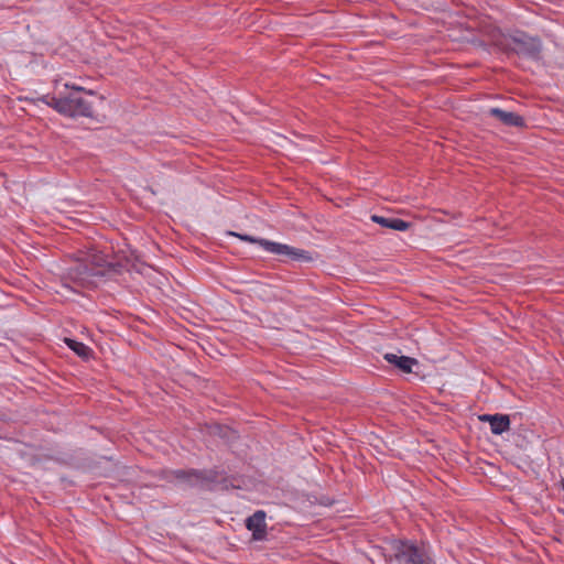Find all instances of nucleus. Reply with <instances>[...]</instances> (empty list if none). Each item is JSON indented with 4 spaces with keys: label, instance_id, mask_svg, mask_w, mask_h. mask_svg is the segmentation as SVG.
Wrapping results in <instances>:
<instances>
[{
    "label": "nucleus",
    "instance_id": "423d86ee",
    "mask_svg": "<svg viewBox=\"0 0 564 564\" xmlns=\"http://www.w3.org/2000/svg\"><path fill=\"white\" fill-rule=\"evenodd\" d=\"M389 550L390 554L386 555L387 561H395L398 564H416L425 552L415 542L409 540H392Z\"/></svg>",
    "mask_w": 564,
    "mask_h": 564
},
{
    "label": "nucleus",
    "instance_id": "39448f33",
    "mask_svg": "<svg viewBox=\"0 0 564 564\" xmlns=\"http://www.w3.org/2000/svg\"><path fill=\"white\" fill-rule=\"evenodd\" d=\"M56 106V111L65 117L91 118L94 115L91 102L76 93H68L65 96H61V100Z\"/></svg>",
    "mask_w": 564,
    "mask_h": 564
},
{
    "label": "nucleus",
    "instance_id": "4468645a",
    "mask_svg": "<svg viewBox=\"0 0 564 564\" xmlns=\"http://www.w3.org/2000/svg\"><path fill=\"white\" fill-rule=\"evenodd\" d=\"M65 88L67 89H70L72 91L70 93H76V94H80V93H87L89 95H95V91L93 90H86L85 88L78 86V85H69V84H65Z\"/></svg>",
    "mask_w": 564,
    "mask_h": 564
},
{
    "label": "nucleus",
    "instance_id": "f257e3e1",
    "mask_svg": "<svg viewBox=\"0 0 564 564\" xmlns=\"http://www.w3.org/2000/svg\"><path fill=\"white\" fill-rule=\"evenodd\" d=\"M127 267L128 262L110 261L102 253H93L67 269L61 278V286L78 293V288H95L100 278L121 274Z\"/></svg>",
    "mask_w": 564,
    "mask_h": 564
},
{
    "label": "nucleus",
    "instance_id": "dca6fc26",
    "mask_svg": "<svg viewBox=\"0 0 564 564\" xmlns=\"http://www.w3.org/2000/svg\"><path fill=\"white\" fill-rule=\"evenodd\" d=\"M492 415L494 414H484V415L479 416V419H480V421L488 422L490 424L491 420H492Z\"/></svg>",
    "mask_w": 564,
    "mask_h": 564
},
{
    "label": "nucleus",
    "instance_id": "f3484780",
    "mask_svg": "<svg viewBox=\"0 0 564 564\" xmlns=\"http://www.w3.org/2000/svg\"><path fill=\"white\" fill-rule=\"evenodd\" d=\"M41 460H42V459H41V458H39L37 456H32V457L30 458V462H31L33 465H35V464H37V463H40Z\"/></svg>",
    "mask_w": 564,
    "mask_h": 564
},
{
    "label": "nucleus",
    "instance_id": "ddd939ff",
    "mask_svg": "<svg viewBox=\"0 0 564 564\" xmlns=\"http://www.w3.org/2000/svg\"><path fill=\"white\" fill-rule=\"evenodd\" d=\"M39 101L45 104L46 106L53 108L54 110H56V104L59 102L61 100V97H56V96H52V95H43L41 97L37 98Z\"/></svg>",
    "mask_w": 564,
    "mask_h": 564
},
{
    "label": "nucleus",
    "instance_id": "9b49d317",
    "mask_svg": "<svg viewBox=\"0 0 564 564\" xmlns=\"http://www.w3.org/2000/svg\"><path fill=\"white\" fill-rule=\"evenodd\" d=\"M64 343L70 350H73L82 359L88 360L89 358L93 357V349L85 345L84 343L67 337L64 339Z\"/></svg>",
    "mask_w": 564,
    "mask_h": 564
},
{
    "label": "nucleus",
    "instance_id": "7ed1b4c3",
    "mask_svg": "<svg viewBox=\"0 0 564 564\" xmlns=\"http://www.w3.org/2000/svg\"><path fill=\"white\" fill-rule=\"evenodd\" d=\"M542 48V41L539 36H531L523 31H516L507 37L506 50L522 57L539 61Z\"/></svg>",
    "mask_w": 564,
    "mask_h": 564
},
{
    "label": "nucleus",
    "instance_id": "f8f14e48",
    "mask_svg": "<svg viewBox=\"0 0 564 564\" xmlns=\"http://www.w3.org/2000/svg\"><path fill=\"white\" fill-rule=\"evenodd\" d=\"M489 425L492 434L501 435L510 430V417L507 414H494Z\"/></svg>",
    "mask_w": 564,
    "mask_h": 564
},
{
    "label": "nucleus",
    "instance_id": "9d476101",
    "mask_svg": "<svg viewBox=\"0 0 564 564\" xmlns=\"http://www.w3.org/2000/svg\"><path fill=\"white\" fill-rule=\"evenodd\" d=\"M371 220L384 228L398 230V231H405L411 227V223L405 221L401 218H394V217H384L380 215H372Z\"/></svg>",
    "mask_w": 564,
    "mask_h": 564
},
{
    "label": "nucleus",
    "instance_id": "6e6552de",
    "mask_svg": "<svg viewBox=\"0 0 564 564\" xmlns=\"http://www.w3.org/2000/svg\"><path fill=\"white\" fill-rule=\"evenodd\" d=\"M488 115L495 119H497L500 123L506 127H516V128H525L527 123L522 116L512 112L506 111L498 107H492L488 109Z\"/></svg>",
    "mask_w": 564,
    "mask_h": 564
},
{
    "label": "nucleus",
    "instance_id": "f03ea898",
    "mask_svg": "<svg viewBox=\"0 0 564 564\" xmlns=\"http://www.w3.org/2000/svg\"><path fill=\"white\" fill-rule=\"evenodd\" d=\"M229 234L231 236L239 238L242 241L259 245L265 251L273 254L285 256L291 260L299 262H311L313 260V257L311 256L310 251L304 249L294 248L285 243H280L264 238L253 237L250 235H243L238 232Z\"/></svg>",
    "mask_w": 564,
    "mask_h": 564
},
{
    "label": "nucleus",
    "instance_id": "1a4fd4ad",
    "mask_svg": "<svg viewBox=\"0 0 564 564\" xmlns=\"http://www.w3.org/2000/svg\"><path fill=\"white\" fill-rule=\"evenodd\" d=\"M383 358L403 373H412L413 367L419 366V360L409 356H398L395 354L388 352Z\"/></svg>",
    "mask_w": 564,
    "mask_h": 564
},
{
    "label": "nucleus",
    "instance_id": "2eb2a0df",
    "mask_svg": "<svg viewBox=\"0 0 564 564\" xmlns=\"http://www.w3.org/2000/svg\"><path fill=\"white\" fill-rule=\"evenodd\" d=\"M416 564H435V562L426 552H424Z\"/></svg>",
    "mask_w": 564,
    "mask_h": 564
},
{
    "label": "nucleus",
    "instance_id": "0eeeda50",
    "mask_svg": "<svg viewBox=\"0 0 564 564\" xmlns=\"http://www.w3.org/2000/svg\"><path fill=\"white\" fill-rule=\"evenodd\" d=\"M265 518V511L257 510L246 519L245 525L252 533V540L264 541L267 539L268 528Z\"/></svg>",
    "mask_w": 564,
    "mask_h": 564
},
{
    "label": "nucleus",
    "instance_id": "20e7f679",
    "mask_svg": "<svg viewBox=\"0 0 564 564\" xmlns=\"http://www.w3.org/2000/svg\"><path fill=\"white\" fill-rule=\"evenodd\" d=\"M170 478L188 487H199L210 490L218 482L219 473L215 469H174L169 471Z\"/></svg>",
    "mask_w": 564,
    "mask_h": 564
}]
</instances>
